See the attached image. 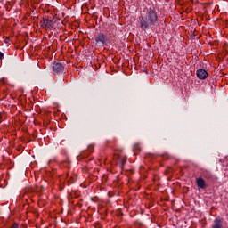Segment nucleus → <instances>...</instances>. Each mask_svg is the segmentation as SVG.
<instances>
[{
    "label": "nucleus",
    "instance_id": "f257e3e1",
    "mask_svg": "<svg viewBox=\"0 0 228 228\" xmlns=\"http://www.w3.org/2000/svg\"><path fill=\"white\" fill-rule=\"evenodd\" d=\"M139 24L141 29H149L151 26L157 27L159 24V16L154 7H149L146 9V15L139 17Z\"/></svg>",
    "mask_w": 228,
    "mask_h": 228
},
{
    "label": "nucleus",
    "instance_id": "f03ea898",
    "mask_svg": "<svg viewBox=\"0 0 228 228\" xmlns=\"http://www.w3.org/2000/svg\"><path fill=\"white\" fill-rule=\"evenodd\" d=\"M65 70V66L61 62H54L53 65V74L56 76L58 74H63Z\"/></svg>",
    "mask_w": 228,
    "mask_h": 228
},
{
    "label": "nucleus",
    "instance_id": "7ed1b4c3",
    "mask_svg": "<svg viewBox=\"0 0 228 228\" xmlns=\"http://www.w3.org/2000/svg\"><path fill=\"white\" fill-rule=\"evenodd\" d=\"M108 42V37L104 33H99L95 37V43L100 44L101 45H106Z\"/></svg>",
    "mask_w": 228,
    "mask_h": 228
},
{
    "label": "nucleus",
    "instance_id": "20e7f679",
    "mask_svg": "<svg viewBox=\"0 0 228 228\" xmlns=\"http://www.w3.org/2000/svg\"><path fill=\"white\" fill-rule=\"evenodd\" d=\"M196 76L200 80L208 79V71L204 69H200L196 71Z\"/></svg>",
    "mask_w": 228,
    "mask_h": 228
},
{
    "label": "nucleus",
    "instance_id": "39448f33",
    "mask_svg": "<svg viewBox=\"0 0 228 228\" xmlns=\"http://www.w3.org/2000/svg\"><path fill=\"white\" fill-rule=\"evenodd\" d=\"M224 227V218L217 216L214 219L212 228H223Z\"/></svg>",
    "mask_w": 228,
    "mask_h": 228
},
{
    "label": "nucleus",
    "instance_id": "423d86ee",
    "mask_svg": "<svg viewBox=\"0 0 228 228\" xmlns=\"http://www.w3.org/2000/svg\"><path fill=\"white\" fill-rule=\"evenodd\" d=\"M201 177H203V179H207V181H213L214 179L213 174L209 170L201 171Z\"/></svg>",
    "mask_w": 228,
    "mask_h": 228
},
{
    "label": "nucleus",
    "instance_id": "0eeeda50",
    "mask_svg": "<svg viewBox=\"0 0 228 228\" xmlns=\"http://www.w3.org/2000/svg\"><path fill=\"white\" fill-rule=\"evenodd\" d=\"M196 184L200 190H206L207 185H206V181L202 177H199L196 179Z\"/></svg>",
    "mask_w": 228,
    "mask_h": 228
},
{
    "label": "nucleus",
    "instance_id": "6e6552de",
    "mask_svg": "<svg viewBox=\"0 0 228 228\" xmlns=\"http://www.w3.org/2000/svg\"><path fill=\"white\" fill-rule=\"evenodd\" d=\"M126 161H127V157H124L119 155L118 157V163L119 164L120 168H124V165H126Z\"/></svg>",
    "mask_w": 228,
    "mask_h": 228
},
{
    "label": "nucleus",
    "instance_id": "1a4fd4ad",
    "mask_svg": "<svg viewBox=\"0 0 228 228\" xmlns=\"http://www.w3.org/2000/svg\"><path fill=\"white\" fill-rule=\"evenodd\" d=\"M44 24L45 28H48V29H53V18H45V20H44Z\"/></svg>",
    "mask_w": 228,
    "mask_h": 228
},
{
    "label": "nucleus",
    "instance_id": "9d476101",
    "mask_svg": "<svg viewBox=\"0 0 228 228\" xmlns=\"http://www.w3.org/2000/svg\"><path fill=\"white\" fill-rule=\"evenodd\" d=\"M133 151H134V154H138V152H140V151H142V149L140 148V145L135 144V145L134 146Z\"/></svg>",
    "mask_w": 228,
    "mask_h": 228
},
{
    "label": "nucleus",
    "instance_id": "9b49d317",
    "mask_svg": "<svg viewBox=\"0 0 228 228\" xmlns=\"http://www.w3.org/2000/svg\"><path fill=\"white\" fill-rule=\"evenodd\" d=\"M3 58H4V53H3V52H0V60H3Z\"/></svg>",
    "mask_w": 228,
    "mask_h": 228
},
{
    "label": "nucleus",
    "instance_id": "f8f14e48",
    "mask_svg": "<svg viewBox=\"0 0 228 228\" xmlns=\"http://www.w3.org/2000/svg\"><path fill=\"white\" fill-rule=\"evenodd\" d=\"M11 228H19V224H14Z\"/></svg>",
    "mask_w": 228,
    "mask_h": 228
}]
</instances>
